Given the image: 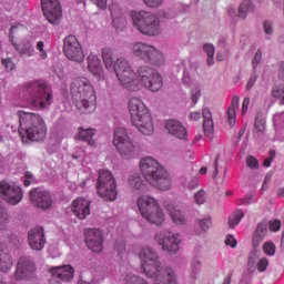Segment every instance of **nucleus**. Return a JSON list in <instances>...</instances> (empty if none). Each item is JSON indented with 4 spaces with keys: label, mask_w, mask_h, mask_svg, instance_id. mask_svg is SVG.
Masks as SVG:
<instances>
[{
    "label": "nucleus",
    "mask_w": 284,
    "mask_h": 284,
    "mask_svg": "<svg viewBox=\"0 0 284 284\" xmlns=\"http://www.w3.org/2000/svg\"><path fill=\"white\" fill-rule=\"evenodd\" d=\"M102 61L106 70L114 71L121 85L126 90H139L140 83L150 92H159L163 88V77L156 69L148 65L140 67L136 77L128 59L122 57L114 62V49L112 48L102 49Z\"/></svg>",
    "instance_id": "obj_1"
},
{
    "label": "nucleus",
    "mask_w": 284,
    "mask_h": 284,
    "mask_svg": "<svg viewBox=\"0 0 284 284\" xmlns=\"http://www.w3.org/2000/svg\"><path fill=\"white\" fill-rule=\"evenodd\" d=\"M141 267L148 276L153 278L152 284H178L176 271L161 266L159 254L150 247H143L139 254Z\"/></svg>",
    "instance_id": "obj_2"
},
{
    "label": "nucleus",
    "mask_w": 284,
    "mask_h": 284,
    "mask_svg": "<svg viewBox=\"0 0 284 284\" xmlns=\"http://www.w3.org/2000/svg\"><path fill=\"white\" fill-rule=\"evenodd\" d=\"M170 11L160 10L156 13L148 11H131L132 26L140 34L144 37H159L163 29H161V21L173 19Z\"/></svg>",
    "instance_id": "obj_3"
},
{
    "label": "nucleus",
    "mask_w": 284,
    "mask_h": 284,
    "mask_svg": "<svg viewBox=\"0 0 284 284\" xmlns=\"http://www.w3.org/2000/svg\"><path fill=\"white\" fill-rule=\"evenodd\" d=\"M20 123L19 134L22 141H44L48 135V125L41 115L28 111H18Z\"/></svg>",
    "instance_id": "obj_4"
},
{
    "label": "nucleus",
    "mask_w": 284,
    "mask_h": 284,
    "mask_svg": "<svg viewBox=\"0 0 284 284\" xmlns=\"http://www.w3.org/2000/svg\"><path fill=\"white\" fill-rule=\"evenodd\" d=\"M71 94L81 114H91L97 110V93L88 78H75L71 83Z\"/></svg>",
    "instance_id": "obj_5"
},
{
    "label": "nucleus",
    "mask_w": 284,
    "mask_h": 284,
    "mask_svg": "<svg viewBox=\"0 0 284 284\" xmlns=\"http://www.w3.org/2000/svg\"><path fill=\"white\" fill-rule=\"evenodd\" d=\"M140 170L146 183L152 185V187H156V190L162 192H168L172 187L170 173L156 159L152 156L143 158L140 161Z\"/></svg>",
    "instance_id": "obj_6"
},
{
    "label": "nucleus",
    "mask_w": 284,
    "mask_h": 284,
    "mask_svg": "<svg viewBox=\"0 0 284 284\" xmlns=\"http://www.w3.org/2000/svg\"><path fill=\"white\" fill-rule=\"evenodd\" d=\"M129 112L131 114V123L145 136L154 134V120L150 110L141 100V98L133 97L129 100Z\"/></svg>",
    "instance_id": "obj_7"
},
{
    "label": "nucleus",
    "mask_w": 284,
    "mask_h": 284,
    "mask_svg": "<svg viewBox=\"0 0 284 284\" xmlns=\"http://www.w3.org/2000/svg\"><path fill=\"white\" fill-rule=\"evenodd\" d=\"M136 207L139 214L152 225L161 227V225L165 223V212L163 207H161L159 200L152 197V195H139L136 199Z\"/></svg>",
    "instance_id": "obj_8"
},
{
    "label": "nucleus",
    "mask_w": 284,
    "mask_h": 284,
    "mask_svg": "<svg viewBox=\"0 0 284 284\" xmlns=\"http://www.w3.org/2000/svg\"><path fill=\"white\" fill-rule=\"evenodd\" d=\"M28 90L31 94V105L38 110H45L52 105L53 95L52 88L43 81H34L28 84Z\"/></svg>",
    "instance_id": "obj_9"
},
{
    "label": "nucleus",
    "mask_w": 284,
    "mask_h": 284,
    "mask_svg": "<svg viewBox=\"0 0 284 284\" xmlns=\"http://www.w3.org/2000/svg\"><path fill=\"white\" fill-rule=\"evenodd\" d=\"M116 179L109 170H100L97 181V192L103 201H116L119 190L116 189Z\"/></svg>",
    "instance_id": "obj_10"
},
{
    "label": "nucleus",
    "mask_w": 284,
    "mask_h": 284,
    "mask_svg": "<svg viewBox=\"0 0 284 284\" xmlns=\"http://www.w3.org/2000/svg\"><path fill=\"white\" fill-rule=\"evenodd\" d=\"M113 145H115L122 159L130 160L136 156V145H134V141L130 139V135H128V131L124 128L115 129Z\"/></svg>",
    "instance_id": "obj_11"
},
{
    "label": "nucleus",
    "mask_w": 284,
    "mask_h": 284,
    "mask_svg": "<svg viewBox=\"0 0 284 284\" xmlns=\"http://www.w3.org/2000/svg\"><path fill=\"white\" fill-rule=\"evenodd\" d=\"M155 243L168 254H176L181 247V234L168 230L160 231L154 236Z\"/></svg>",
    "instance_id": "obj_12"
},
{
    "label": "nucleus",
    "mask_w": 284,
    "mask_h": 284,
    "mask_svg": "<svg viewBox=\"0 0 284 284\" xmlns=\"http://www.w3.org/2000/svg\"><path fill=\"white\" fill-rule=\"evenodd\" d=\"M0 199L8 205H19L23 201V189L14 182L3 180L0 182Z\"/></svg>",
    "instance_id": "obj_13"
},
{
    "label": "nucleus",
    "mask_w": 284,
    "mask_h": 284,
    "mask_svg": "<svg viewBox=\"0 0 284 284\" xmlns=\"http://www.w3.org/2000/svg\"><path fill=\"white\" fill-rule=\"evenodd\" d=\"M63 52L64 57L73 63H83L85 61V53L79 39L74 36H68L63 40Z\"/></svg>",
    "instance_id": "obj_14"
},
{
    "label": "nucleus",
    "mask_w": 284,
    "mask_h": 284,
    "mask_svg": "<svg viewBox=\"0 0 284 284\" xmlns=\"http://www.w3.org/2000/svg\"><path fill=\"white\" fill-rule=\"evenodd\" d=\"M43 14L52 26H59L63 17L61 2L59 0H41Z\"/></svg>",
    "instance_id": "obj_15"
},
{
    "label": "nucleus",
    "mask_w": 284,
    "mask_h": 284,
    "mask_svg": "<svg viewBox=\"0 0 284 284\" xmlns=\"http://www.w3.org/2000/svg\"><path fill=\"white\" fill-rule=\"evenodd\" d=\"M30 201L34 207H39L40 210H50L54 204V197H52V193L42 189H33L29 193Z\"/></svg>",
    "instance_id": "obj_16"
},
{
    "label": "nucleus",
    "mask_w": 284,
    "mask_h": 284,
    "mask_svg": "<svg viewBox=\"0 0 284 284\" xmlns=\"http://www.w3.org/2000/svg\"><path fill=\"white\" fill-rule=\"evenodd\" d=\"M34 274V264L28 257H21L18 262L16 273L12 278L13 284H20L21 281H28Z\"/></svg>",
    "instance_id": "obj_17"
},
{
    "label": "nucleus",
    "mask_w": 284,
    "mask_h": 284,
    "mask_svg": "<svg viewBox=\"0 0 284 284\" xmlns=\"http://www.w3.org/2000/svg\"><path fill=\"white\" fill-rule=\"evenodd\" d=\"M203 115V130L205 136L212 139L214 136V120H212V111L207 108H204L202 114L200 111H193L190 113L189 119L191 121H201V116Z\"/></svg>",
    "instance_id": "obj_18"
},
{
    "label": "nucleus",
    "mask_w": 284,
    "mask_h": 284,
    "mask_svg": "<svg viewBox=\"0 0 284 284\" xmlns=\"http://www.w3.org/2000/svg\"><path fill=\"white\" fill-rule=\"evenodd\" d=\"M112 23L116 30H123L128 26V11L121 8V4L112 2L109 6Z\"/></svg>",
    "instance_id": "obj_19"
},
{
    "label": "nucleus",
    "mask_w": 284,
    "mask_h": 284,
    "mask_svg": "<svg viewBox=\"0 0 284 284\" xmlns=\"http://www.w3.org/2000/svg\"><path fill=\"white\" fill-rule=\"evenodd\" d=\"M85 243L92 252H103V232L99 229H90L85 232Z\"/></svg>",
    "instance_id": "obj_20"
},
{
    "label": "nucleus",
    "mask_w": 284,
    "mask_h": 284,
    "mask_svg": "<svg viewBox=\"0 0 284 284\" xmlns=\"http://www.w3.org/2000/svg\"><path fill=\"white\" fill-rule=\"evenodd\" d=\"M90 205H92V201L88 197H77L72 201L71 204V212L80 219V221H83L84 219H88L90 216Z\"/></svg>",
    "instance_id": "obj_21"
},
{
    "label": "nucleus",
    "mask_w": 284,
    "mask_h": 284,
    "mask_svg": "<svg viewBox=\"0 0 284 284\" xmlns=\"http://www.w3.org/2000/svg\"><path fill=\"white\" fill-rule=\"evenodd\" d=\"M28 243L31 250L36 252H41L45 247V233L43 227H36L28 233Z\"/></svg>",
    "instance_id": "obj_22"
},
{
    "label": "nucleus",
    "mask_w": 284,
    "mask_h": 284,
    "mask_svg": "<svg viewBox=\"0 0 284 284\" xmlns=\"http://www.w3.org/2000/svg\"><path fill=\"white\" fill-rule=\"evenodd\" d=\"M164 210H166L170 219L175 223V225H185L187 223L185 213L181 210V204L176 202H169L164 205Z\"/></svg>",
    "instance_id": "obj_23"
},
{
    "label": "nucleus",
    "mask_w": 284,
    "mask_h": 284,
    "mask_svg": "<svg viewBox=\"0 0 284 284\" xmlns=\"http://www.w3.org/2000/svg\"><path fill=\"white\" fill-rule=\"evenodd\" d=\"M88 70L93 74L97 81L105 80V71L103 70V64H101V59L97 53H90L88 57Z\"/></svg>",
    "instance_id": "obj_24"
},
{
    "label": "nucleus",
    "mask_w": 284,
    "mask_h": 284,
    "mask_svg": "<svg viewBox=\"0 0 284 284\" xmlns=\"http://www.w3.org/2000/svg\"><path fill=\"white\" fill-rule=\"evenodd\" d=\"M165 130L171 136L180 141H187V129L179 120H168L165 122Z\"/></svg>",
    "instance_id": "obj_25"
},
{
    "label": "nucleus",
    "mask_w": 284,
    "mask_h": 284,
    "mask_svg": "<svg viewBox=\"0 0 284 284\" xmlns=\"http://www.w3.org/2000/svg\"><path fill=\"white\" fill-rule=\"evenodd\" d=\"M49 272L53 278L63 283H70L74 278V267L71 265L54 266L49 268Z\"/></svg>",
    "instance_id": "obj_26"
},
{
    "label": "nucleus",
    "mask_w": 284,
    "mask_h": 284,
    "mask_svg": "<svg viewBox=\"0 0 284 284\" xmlns=\"http://www.w3.org/2000/svg\"><path fill=\"white\" fill-rule=\"evenodd\" d=\"M254 265H256L257 272L263 274L270 267V258L261 256V252L258 251H252L248 255V267H254Z\"/></svg>",
    "instance_id": "obj_27"
},
{
    "label": "nucleus",
    "mask_w": 284,
    "mask_h": 284,
    "mask_svg": "<svg viewBox=\"0 0 284 284\" xmlns=\"http://www.w3.org/2000/svg\"><path fill=\"white\" fill-rule=\"evenodd\" d=\"M144 61L145 63H150V65H154V68H163L165 65V53L161 49L152 45Z\"/></svg>",
    "instance_id": "obj_28"
},
{
    "label": "nucleus",
    "mask_w": 284,
    "mask_h": 284,
    "mask_svg": "<svg viewBox=\"0 0 284 284\" xmlns=\"http://www.w3.org/2000/svg\"><path fill=\"white\" fill-rule=\"evenodd\" d=\"M128 185L130 190L142 192V190H145V180L140 172H132L128 178Z\"/></svg>",
    "instance_id": "obj_29"
},
{
    "label": "nucleus",
    "mask_w": 284,
    "mask_h": 284,
    "mask_svg": "<svg viewBox=\"0 0 284 284\" xmlns=\"http://www.w3.org/2000/svg\"><path fill=\"white\" fill-rule=\"evenodd\" d=\"M152 49V44L135 42L132 47V54L142 61H146L148 55L150 54V50Z\"/></svg>",
    "instance_id": "obj_30"
},
{
    "label": "nucleus",
    "mask_w": 284,
    "mask_h": 284,
    "mask_svg": "<svg viewBox=\"0 0 284 284\" xmlns=\"http://www.w3.org/2000/svg\"><path fill=\"white\" fill-rule=\"evenodd\" d=\"M254 10H256V4L252 0H242L237 8V17L241 21H245L247 14L254 12Z\"/></svg>",
    "instance_id": "obj_31"
},
{
    "label": "nucleus",
    "mask_w": 284,
    "mask_h": 284,
    "mask_svg": "<svg viewBox=\"0 0 284 284\" xmlns=\"http://www.w3.org/2000/svg\"><path fill=\"white\" fill-rule=\"evenodd\" d=\"M240 103H241V98H239L237 95L232 98L231 105L229 106V110H227V121L231 128H234V125L236 124V110H239Z\"/></svg>",
    "instance_id": "obj_32"
},
{
    "label": "nucleus",
    "mask_w": 284,
    "mask_h": 284,
    "mask_svg": "<svg viewBox=\"0 0 284 284\" xmlns=\"http://www.w3.org/2000/svg\"><path fill=\"white\" fill-rule=\"evenodd\" d=\"M94 134H97V131L94 129H78V139H81V141H85V143H89L92 148L97 145V141H94Z\"/></svg>",
    "instance_id": "obj_33"
},
{
    "label": "nucleus",
    "mask_w": 284,
    "mask_h": 284,
    "mask_svg": "<svg viewBox=\"0 0 284 284\" xmlns=\"http://www.w3.org/2000/svg\"><path fill=\"white\" fill-rule=\"evenodd\" d=\"M267 236V225L265 223L257 224V227L253 235V245L254 247H258L263 240Z\"/></svg>",
    "instance_id": "obj_34"
},
{
    "label": "nucleus",
    "mask_w": 284,
    "mask_h": 284,
    "mask_svg": "<svg viewBox=\"0 0 284 284\" xmlns=\"http://www.w3.org/2000/svg\"><path fill=\"white\" fill-rule=\"evenodd\" d=\"M10 212L8 210L0 207V232H8L10 230Z\"/></svg>",
    "instance_id": "obj_35"
},
{
    "label": "nucleus",
    "mask_w": 284,
    "mask_h": 284,
    "mask_svg": "<svg viewBox=\"0 0 284 284\" xmlns=\"http://www.w3.org/2000/svg\"><path fill=\"white\" fill-rule=\"evenodd\" d=\"M13 45L19 52L20 57H34V45H32V42H26L21 45L13 43Z\"/></svg>",
    "instance_id": "obj_36"
},
{
    "label": "nucleus",
    "mask_w": 284,
    "mask_h": 284,
    "mask_svg": "<svg viewBox=\"0 0 284 284\" xmlns=\"http://www.w3.org/2000/svg\"><path fill=\"white\" fill-rule=\"evenodd\" d=\"M196 226L202 230V232H207L212 227V217L211 216H205L201 217L196 222Z\"/></svg>",
    "instance_id": "obj_37"
},
{
    "label": "nucleus",
    "mask_w": 284,
    "mask_h": 284,
    "mask_svg": "<svg viewBox=\"0 0 284 284\" xmlns=\"http://www.w3.org/2000/svg\"><path fill=\"white\" fill-rule=\"evenodd\" d=\"M243 211L239 210L235 211L230 217H229V225L230 227H236V225H239V223H241V221L243 220Z\"/></svg>",
    "instance_id": "obj_38"
},
{
    "label": "nucleus",
    "mask_w": 284,
    "mask_h": 284,
    "mask_svg": "<svg viewBox=\"0 0 284 284\" xmlns=\"http://www.w3.org/2000/svg\"><path fill=\"white\" fill-rule=\"evenodd\" d=\"M193 201L196 205H205V203L207 202V195L205 193V190L201 189L197 192H195Z\"/></svg>",
    "instance_id": "obj_39"
},
{
    "label": "nucleus",
    "mask_w": 284,
    "mask_h": 284,
    "mask_svg": "<svg viewBox=\"0 0 284 284\" xmlns=\"http://www.w3.org/2000/svg\"><path fill=\"white\" fill-rule=\"evenodd\" d=\"M204 52L207 54V64L214 65V52L216 49L214 48V44L207 43L203 47Z\"/></svg>",
    "instance_id": "obj_40"
},
{
    "label": "nucleus",
    "mask_w": 284,
    "mask_h": 284,
    "mask_svg": "<svg viewBox=\"0 0 284 284\" xmlns=\"http://www.w3.org/2000/svg\"><path fill=\"white\" fill-rule=\"evenodd\" d=\"M262 250L266 256H274L276 254V245L273 242H265Z\"/></svg>",
    "instance_id": "obj_41"
},
{
    "label": "nucleus",
    "mask_w": 284,
    "mask_h": 284,
    "mask_svg": "<svg viewBox=\"0 0 284 284\" xmlns=\"http://www.w3.org/2000/svg\"><path fill=\"white\" fill-rule=\"evenodd\" d=\"M36 50L39 52V58L41 61H45L48 59V51H45V42L38 41L36 44Z\"/></svg>",
    "instance_id": "obj_42"
},
{
    "label": "nucleus",
    "mask_w": 284,
    "mask_h": 284,
    "mask_svg": "<svg viewBox=\"0 0 284 284\" xmlns=\"http://www.w3.org/2000/svg\"><path fill=\"white\" fill-rule=\"evenodd\" d=\"M201 260H193L191 263V278H196L199 272H201Z\"/></svg>",
    "instance_id": "obj_43"
},
{
    "label": "nucleus",
    "mask_w": 284,
    "mask_h": 284,
    "mask_svg": "<svg viewBox=\"0 0 284 284\" xmlns=\"http://www.w3.org/2000/svg\"><path fill=\"white\" fill-rule=\"evenodd\" d=\"M200 99H201V87L194 85L193 88H191V101L193 105H196Z\"/></svg>",
    "instance_id": "obj_44"
},
{
    "label": "nucleus",
    "mask_w": 284,
    "mask_h": 284,
    "mask_svg": "<svg viewBox=\"0 0 284 284\" xmlns=\"http://www.w3.org/2000/svg\"><path fill=\"white\" fill-rule=\"evenodd\" d=\"M226 14L230 17V19L236 23L239 21V13H236V8L234 6H229L226 8Z\"/></svg>",
    "instance_id": "obj_45"
},
{
    "label": "nucleus",
    "mask_w": 284,
    "mask_h": 284,
    "mask_svg": "<svg viewBox=\"0 0 284 284\" xmlns=\"http://www.w3.org/2000/svg\"><path fill=\"white\" fill-rule=\"evenodd\" d=\"M224 243L227 245V247H232L233 250L239 245V241H236V237H234L232 234L226 235Z\"/></svg>",
    "instance_id": "obj_46"
},
{
    "label": "nucleus",
    "mask_w": 284,
    "mask_h": 284,
    "mask_svg": "<svg viewBox=\"0 0 284 284\" xmlns=\"http://www.w3.org/2000/svg\"><path fill=\"white\" fill-rule=\"evenodd\" d=\"M263 30L266 37H272L274 34V24L271 21H264L263 23Z\"/></svg>",
    "instance_id": "obj_47"
},
{
    "label": "nucleus",
    "mask_w": 284,
    "mask_h": 284,
    "mask_svg": "<svg viewBox=\"0 0 284 284\" xmlns=\"http://www.w3.org/2000/svg\"><path fill=\"white\" fill-rule=\"evenodd\" d=\"M281 220H271L268 222L270 232H281Z\"/></svg>",
    "instance_id": "obj_48"
},
{
    "label": "nucleus",
    "mask_w": 284,
    "mask_h": 284,
    "mask_svg": "<svg viewBox=\"0 0 284 284\" xmlns=\"http://www.w3.org/2000/svg\"><path fill=\"white\" fill-rule=\"evenodd\" d=\"M275 159H276V151L275 150H270L268 156L263 162L264 168H270L272 165V162Z\"/></svg>",
    "instance_id": "obj_49"
},
{
    "label": "nucleus",
    "mask_w": 284,
    "mask_h": 284,
    "mask_svg": "<svg viewBox=\"0 0 284 284\" xmlns=\"http://www.w3.org/2000/svg\"><path fill=\"white\" fill-rule=\"evenodd\" d=\"M246 164L247 168H251V170H258V160L252 155L246 158Z\"/></svg>",
    "instance_id": "obj_50"
},
{
    "label": "nucleus",
    "mask_w": 284,
    "mask_h": 284,
    "mask_svg": "<svg viewBox=\"0 0 284 284\" xmlns=\"http://www.w3.org/2000/svg\"><path fill=\"white\" fill-rule=\"evenodd\" d=\"M272 94L275 99H280L284 94V84L275 85L272 90Z\"/></svg>",
    "instance_id": "obj_51"
},
{
    "label": "nucleus",
    "mask_w": 284,
    "mask_h": 284,
    "mask_svg": "<svg viewBox=\"0 0 284 284\" xmlns=\"http://www.w3.org/2000/svg\"><path fill=\"white\" fill-rule=\"evenodd\" d=\"M163 1L165 0H143V3L148 6V8H161Z\"/></svg>",
    "instance_id": "obj_52"
},
{
    "label": "nucleus",
    "mask_w": 284,
    "mask_h": 284,
    "mask_svg": "<svg viewBox=\"0 0 284 284\" xmlns=\"http://www.w3.org/2000/svg\"><path fill=\"white\" fill-rule=\"evenodd\" d=\"M85 183H88V179H81L80 183H72L70 187L72 192H79V190H83V187H85Z\"/></svg>",
    "instance_id": "obj_53"
},
{
    "label": "nucleus",
    "mask_w": 284,
    "mask_h": 284,
    "mask_svg": "<svg viewBox=\"0 0 284 284\" xmlns=\"http://www.w3.org/2000/svg\"><path fill=\"white\" fill-rule=\"evenodd\" d=\"M250 97H245L243 99V102H242V111H241V114L242 116H245V114H247V110H250Z\"/></svg>",
    "instance_id": "obj_54"
},
{
    "label": "nucleus",
    "mask_w": 284,
    "mask_h": 284,
    "mask_svg": "<svg viewBox=\"0 0 284 284\" xmlns=\"http://www.w3.org/2000/svg\"><path fill=\"white\" fill-rule=\"evenodd\" d=\"M262 59H263V53L261 52V50H257L253 58L254 70H256V68H258V63H261Z\"/></svg>",
    "instance_id": "obj_55"
},
{
    "label": "nucleus",
    "mask_w": 284,
    "mask_h": 284,
    "mask_svg": "<svg viewBox=\"0 0 284 284\" xmlns=\"http://www.w3.org/2000/svg\"><path fill=\"white\" fill-rule=\"evenodd\" d=\"M2 64L6 67V70H8L9 72L11 70H14V62L11 59H3Z\"/></svg>",
    "instance_id": "obj_56"
},
{
    "label": "nucleus",
    "mask_w": 284,
    "mask_h": 284,
    "mask_svg": "<svg viewBox=\"0 0 284 284\" xmlns=\"http://www.w3.org/2000/svg\"><path fill=\"white\" fill-rule=\"evenodd\" d=\"M100 10H105L108 8V0H91Z\"/></svg>",
    "instance_id": "obj_57"
},
{
    "label": "nucleus",
    "mask_w": 284,
    "mask_h": 284,
    "mask_svg": "<svg viewBox=\"0 0 284 284\" xmlns=\"http://www.w3.org/2000/svg\"><path fill=\"white\" fill-rule=\"evenodd\" d=\"M255 128L258 132H264L265 131V120H255Z\"/></svg>",
    "instance_id": "obj_58"
},
{
    "label": "nucleus",
    "mask_w": 284,
    "mask_h": 284,
    "mask_svg": "<svg viewBox=\"0 0 284 284\" xmlns=\"http://www.w3.org/2000/svg\"><path fill=\"white\" fill-rule=\"evenodd\" d=\"M229 51L227 49H223L222 51L217 52V61H225L227 59Z\"/></svg>",
    "instance_id": "obj_59"
},
{
    "label": "nucleus",
    "mask_w": 284,
    "mask_h": 284,
    "mask_svg": "<svg viewBox=\"0 0 284 284\" xmlns=\"http://www.w3.org/2000/svg\"><path fill=\"white\" fill-rule=\"evenodd\" d=\"M277 77L281 81H284V61L278 63Z\"/></svg>",
    "instance_id": "obj_60"
},
{
    "label": "nucleus",
    "mask_w": 284,
    "mask_h": 284,
    "mask_svg": "<svg viewBox=\"0 0 284 284\" xmlns=\"http://www.w3.org/2000/svg\"><path fill=\"white\" fill-rule=\"evenodd\" d=\"M24 185H26V187H28V186H30L31 185V183H32V173H30V172H26L24 173Z\"/></svg>",
    "instance_id": "obj_61"
},
{
    "label": "nucleus",
    "mask_w": 284,
    "mask_h": 284,
    "mask_svg": "<svg viewBox=\"0 0 284 284\" xmlns=\"http://www.w3.org/2000/svg\"><path fill=\"white\" fill-rule=\"evenodd\" d=\"M254 83H256V75H252L246 84V90H252L254 88Z\"/></svg>",
    "instance_id": "obj_62"
},
{
    "label": "nucleus",
    "mask_w": 284,
    "mask_h": 284,
    "mask_svg": "<svg viewBox=\"0 0 284 284\" xmlns=\"http://www.w3.org/2000/svg\"><path fill=\"white\" fill-rule=\"evenodd\" d=\"M187 187H190V190H195V187H199V179L195 178L191 180L187 184Z\"/></svg>",
    "instance_id": "obj_63"
},
{
    "label": "nucleus",
    "mask_w": 284,
    "mask_h": 284,
    "mask_svg": "<svg viewBox=\"0 0 284 284\" xmlns=\"http://www.w3.org/2000/svg\"><path fill=\"white\" fill-rule=\"evenodd\" d=\"M276 195L278 196V199H284V186L277 189Z\"/></svg>",
    "instance_id": "obj_64"
}]
</instances>
